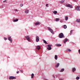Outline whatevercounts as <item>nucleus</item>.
I'll return each instance as SVG.
<instances>
[{"instance_id":"obj_31","label":"nucleus","mask_w":80,"mask_h":80,"mask_svg":"<svg viewBox=\"0 0 80 80\" xmlns=\"http://www.w3.org/2000/svg\"><path fill=\"white\" fill-rule=\"evenodd\" d=\"M48 47H52V45H48Z\"/></svg>"},{"instance_id":"obj_6","label":"nucleus","mask_w":80,"mask_h":80,"mask_svg":"<svg viewBox=\"0 0 80 80\" xmlns=\"http://www.w3.org/2000/svg\"><path fill=\"white\" fill-rule=\"evenodd\" d=\"M75 9L77 11L80 10V6H78L75 8Z\"/></svg>"},{"instance_id":"obj_33","label":"nucleus","mask_w":80,"mask_h":80,"mask_svg":"<svg viewBox=\"0 0 80 80\" xmlns=\"http://www.w3.org/2000/svg\"><path fill=\"white\" fill-rule=\"evenodd\" d=\"M14 10L15 12H18V10H17V9H15Z\"/></svg>"},{"instance_id":"obj_16","label":"nucleus","mask_w":80,"mask_h":80,"mask_svg":"<svg viewBox=\"0 0 80 80\" xmlns=\"http://www.w3.org/2000/svg\"><path fill=\"white\" fill-rule=\"evenodd\" d=\"M29 12V11L28 10H26L25 11V13H28Z\"/></svg>"},{"instance_id":"obj_24","label":"nucleus","mask_w":80,"mask_h":80,"mask_svg":"<svg viewBox=\"0 0 80 80\" xmlns=\"http://www.w3.org/2000/svg\"><path fill=\"white\" fill-rule=\"evenodd\" d=\"M65 18V20H67L68 19V17L66 16Z\"/></svg>"},{"instance_id":"obj_13","label":"nucleus","mask_w":80,"mask_h":80,"mask_svg":"<svg viewBox=\"0 0 80 80\" xmlns=\"http://www.w3.org/2000/svg\"><path fill=\"white\" fill-rule=\"evenodd\" d=\"M65 70V69L63 68L61 69V70L60 71V72H63Z\"/></svg>"},{"instance_id":"obj_34","label":"nucleus","mask_w":80,"mask_h":80,"mask_svg":"<svg viewBox=\"0 0 80 80\" xmlns=\"http://www.w3.org/2000/svg\"><path fill=\"white\" fill-rule=\"evenodd\" d=\"M20 72H21L22 73H23V71L22 70H20Z\"/></svg>"},{"instance_id":"obj_12","label":"nucleus","mask_w":80,"mask_h":80,"mask_svg":"<svg viewBox=\"0 0 80 80\" xmlns=\"http://www.w3.org/2000/svg\"><path fill=\"white\" fill-rule=\"evenodd\" d=\"M37 48L38 50H40V46H37Z\"/></svg>"},{"instance_id":"obj_14","label":"nucleus","mask_w":80,"mask_h":80,"mask_svg":"<svg viewBox=\"0 0 80 80\" xmlns=\"http://www.w3.org/2000/svg\"><path fill=\"white\" fill-rule=\"evenodd\" d=\"M64 2H65V0H62V1H60V3H64Z\"/></svg>"},{"instance_id":"obj_18","label":"nucleus","mask_w":80,"mask_h":80,"mask_svg":"<svg viewBox=\"0 0 80 80\" xmlns=\"http://www.w3.org/2000/svg\"><path fill=\"white\" fill-rule=\"evenodd\" d=\"M72 70L73 72H74L76 70V69H75V68H73Z\"/></svg>"},{"instance_id":"obj_22","label":"nucleus","mask_w":80,"mask_h":80,"mask_svg":"<svg viewBox=\"0 0 80 80\" xmlns=\"http://www.w3.org/2000/svg\"><path fill=\"white\" fill-rule=\"evenodd\" d=\"M34 76V74H33V73H32L31 75V78H33Z\"/></svg>"},{"instance_id":"obj_35","label":"nucleus","mask_w":80,"mask_h":80,"mask_svg":"<svg viewBox=\"0 0 80 80\" xmlns=\"http://www.w3.org/2000/svg\"><path fill=\"white\" fill-rule=\"evenodd\" d=\"M72 34V32H70V35H71Z\"/></svg>"},{"instance_id":"obj_9","label":"nucleus","mask_w":80,"mask_h":80,"mask_svg":"<svg viewBox=\"0 0 80 80\" xmlns=\"http://www.w3.org/2000/svg\"><path fill=\"white\" fill-rule=\"evenodd\" d=\"M60 63H57V65H55V67H56V68H57V67H58Z\"/></svg>"},{"instance_id":"obj_20","label":"nucleus","mask_w":80,"mask_h":80,"mask_svg":"<svg viewBox=\"0 0 80 80\" xmlns=\"http://www.w3.org/2000/svg\"><path fill=\"white\" fill-rule=\"evenodd\" d=\"M67 25H64L63 28H64V29H66V28H67Z\"/></svg>"},{"instance_id":"obj_7","label":"nucleus","mask_w":80,"mask_h":80,"mask_svg":"<svg viewBox=\"0 0 80 80\" xmlns=\"http://www.w3.org/2000/svg\"><path fill=\"white\" fill-rule=\"evenodd\" d=\"M26 38L28 41L30 42V37H29V36H26Z\"/></svg>"},{"instance_id":"obj_26","label":"nucleus","mask_w":80,"mask_h":80,"mask_svg":"<svg viewBox=\"0 0 80 80\" xmlns=\"http://www.w3.org/2000/svg\"><path fill=\"white\" fill-rule=\"evenodd\" d=\"M43 42L45 43H46V44H47V42L45 40H43Z\"/></svg>"},{"instance_id":"obj_36","label":"nucleus","mask_w":80,"mask_h":80,"mask_svg":"<svg viewBox=\"0 0 80 80\" xmlns=\"http://www.w3.org/2000/svg\"><path fill=\"white\" fill-rule=\"evenodd\" d=\"M78 51H79V53L80 54V49Z\"/></svg>"},{"instance_id":"obj_4","label":"nucleus","mask_w":80,"mask_h":80,"mask_svg":"<svg viewBox=\"0 0 80 80\" xmlns=\"http://www.w3.org/2000/svg\"><path fill=\"white\" fill-rule=\"evenodd\" d=\"M16 78L15 77L13 76H10L9 77V79L10 80H13V79H16Z\"/></svg>"},{"instance_id":"obj_1","label":"nucleus","mask_w":80,"mask_h":80,"mask_svg":"<svg viewBox=\"0 0 80 80\" xmlns=\"http://www.w3.org/2000/svg\"><path fill=\"white\" fill-rule=\"evenodd\" d=\"M48 30L52 33V34H54V32H53V29H52L50 28H48Z\"/></svg>"},{"instance_id":"obj_28","label":"nucleus","mask_w":80,"mask_h":80,"mask_svg":"<svg viewBox=\"0 0 80 80\" xmlns=\"http://www.w3.org/2000/svg\"><path fill=\"white\" fill-rule=\"evenodd\" d=\"M67 51H69V52H71V51H72L71 49H67Z\"/></svg>"},{"instance_id":"obj_10","label":"nucleus","mask_w":80,"mask_h":80,"mask_svg":"<svg viewBox=\"0 0 80 80\" xmlns=\"http://www.w3.org/2000/svg\"><path fill=\"white\" fill-rule=\"evenodd\" d=\"M40 23L39 22H37L35 23V25H40Z\"/></svg>"},{"instance_id":"obj_8","label":"nucleus","mask_w":80,"mask_h":80,"mask_svg":"<svg viewBox=\"0 0 80 80\" xmlns=\"http://www.w3.org/2000/svg\"><path fill=\"white\" fill-rule=\"evenodd\" d=\"M8 40H9L10 41V42L11 43H12V38H11V37H8Z\"/></svg>"},{"instance_id":"obj_23","label":"nucleus","mask_w":80,"mask_h":80,"mask_svg":"<svg viewBox=\"0 0 80 80\" xmlns=\"http://www.w3.org/2000/svg\"><path fill=\"white\" fill-rule=\"evenodd\" d=\"M53 13H54V14H57V11H54L53 12Z\"/></svg>"},{"instance_id":"obj_17","label":"nucleus","mask_w":80,"mask_h":80,"mask_svg":"<svg viewBox=\"0 0 80 80\" xmlns=\"http://www.w3.org/2000/svg\"><path fill=\"white\" fill-rule=\"evenodd\" d=\"M13 20L14 22H17L18 20V19H14Z\"/></svg>"},{"instance_id":"obj_21","label":"nucleus","mask_w":80,"mask_h":80,"mask_svg":"<svg viewBox=\"0 0 80 80\" xmlns=\"http://www.w3.org/2000/svg\"><path fill=\"white\" fill-rule=\"evenodd\" d=\"M56 46L58 47H61V46H62V45H61L60 44H56Z\"/></svg>"},{"instance_id":"obj_3","label":"nucleus","mask_w":80,"mask_h":80,"mask_svg":"<svg viewBox=\"0 0 80 80\" xmlns=\"http://www.w3.org/2000/svg\"><path fill=\"white\" fill-rule=\"evenodd\" d=\"M66 7H69V8H73V7L72 6V5L70 4L67 5Z\"/></svg>"},{"instance_id":"obj_30","label":"nucleus","mask_w":80,"mask_h":80,"mask_svg":"<svg viewBox=\"0 0 80 80\" xmlns=\"http://www.w3.org/2000/svg\"><path fill=\"white\" fill-rule=\"evenodd\" d=\"M23 4H22V3H21L20 5V6L21 7H22V6H23Z\"/></svg>"},{"instance_id":"obj_25","label":"nucleus","mask_w":80,"mask_h":80,"mask_svg":"<svg viewBox=\"0 0 80 80\" xmlns=\"http://www.w3.org/2000/svg\"><path fill=\"white\" fill-rule=\"evenodd\" d=\"M59 20H60V19L58 18H57L55 19V20L56 22H57V21H59Z\"/></svg>"},{"instance_id":"obj_15","label":"nucleus","mask_w":80,"mask_h":80,"mask_svg":"<svg viewBox=\"0 0 80 80\" xmlns=\"http://www.w3.org/2000/svg\"><path fill=\"white\" fill-rule=\"evenodd\" d=\"M58 58V56L57 55H55V60H57V58Z\"/></svg>"},{"instance_id":"obj_11","label":"nucleus","mask_w":80,"mask_h":80,"mask_svg":"<svg viewBox=\"0 0 80 80\" xmlns=\"http://www.w3.org/2000/svg\"><path fill=\"white\" fill-rule=\"evenodd\" d=\"M67 41H68V39L66 38V39H65L64 41V43H66V42H67Z\"/></svg>"},{"instance_id":"obj_39","label":"nucleus","mask_w":80,"mask_h":80,"mask_svg":"<svg viewBox=\"0 0 80 80\" xmlns=\"http://www.w3.org/2000/svg\"><path fill=\"white\" fill-rule=\"evenodd\" d=\"M17 73H19V72L17 71Z\"/></svg>"},{"instance_id":"obj_5","label":"nucleus","mask_w":80,"mask_h":80,"mask_svg":"<svg viewBox=\"0 0 80 80\" xmlns=\"http://www.w3.org/2000/svg\"><path fill=\"white\" fill-rule=\"evenodd\" d=\"M36 42H39V37H38V36H37L36 37Z\"/></svg>"},{"instance_id":"obj_29","label":"nucleus","mask_w":80,"mask_h":80,"mask_svg":"<svg viewBox=\"0 0 80 80\" xmlns=\"http://www.w3.org/2000/svg\"><path fill=\"white\" fill-rule=\"evenodd\" d=\"M77 80H79L80 79V78L79 77H76Z\"/></svg>"},{"instance_id":"obj_37","label":"nucleus","mask_w":80,"mask_h":80,"mask_svg":"<svg viewBox=\"0 0 80 80\" xmlns=\"http://www.w3.org/2000/svg\"><path fill=\"white\" fill-rule=\"evenodd\" d=\"M71 32L72 33V32H73V30H71Z\"/></svg>"},{"instance_id":"obj_40","label":"nucleus","mask_w":80,"mask_h":80,"mask_svg":"<svg viewBox=\"0 0 80 80\" xmlns=\"http://www.w3.org/2000/svg\"><path fill=\"white\" fill-rule=\"evenodd\" d=\"M7 2V0L3 1V2Z\"/></svg>"},{"instance_id":"obj_19","label":"nucleus","mask_w":80,"mask_h":80,"mask_svg":"<svg viewBox=\"0 0 80 80\" xmlns=\"http://www.w3.org/2000/svg\"><path fill=\"white\" fill-rule=\"evenodd\" d=\"M47 49L48 50H52V48L51 47H49L47 48Z\"/></svg>"},{"instance_id":"obj_27","label":"nucleus","mask_w":80,"mask_h":80,"mask_svg":"<svg viewBox=\"0 0 80 80\" xmlns=\"http://www.w3.org/2000/svg\"><path fill=\"white\" fill-rule=\"evenodd\" d=\"M77 22H80V19H77Z\"/></svg>"},{"instance_id":"obj_38","label":"nucleus","mask_w":80,"mask_h":80,"mask_svg":"<svg viewBox=\"0 0 80 80\" xmlns=\"http://www.w3.org/2000/svg\"><path fill=\"white\" fill-rule=\"evenodd\" d=\"M48 4H46V7H47V6H48Z\"/></svg>"},{"instance_id":"obj_2","label":"nucleus","mask_w":80,"mask_h":80,"mask_svg":"<svg viewBox=\"0 0 80 80\" xmlns=\"http://www.w3.org/2000/svg\"><path fill=\"white\" fill-rule=\"evenodd\" d=\"M64 37V35L62 33H61L60 34H59V37L60 38H62Z\"/></svg>"},{"instance_id":"obj_41","label":"nucleus","mask_w":80,"mask_h":80,"mask_svg":"<svg viewBox=\"0 0 80 80\" xmlns=\"http://www.w3.org/2000/svg\"><path fill=\"white\" fill-rule=\"evenodd\" d=\"M59 80H63L60 79H59Z\"/></svg>"},{"instance_id":"obj_32","label":"nucleus","mask_w":80,"mask_h":80,"mask_svg":"<svg viewBox=\"0 0 80 80\" xmlns=\"http://www.w3.org/2000/svg\"><path fill=\"white\" fill-rule=\"evenodd\" d=\"M4 39L5 40H7V38H4Z\"/></svg>"}]
</instances>
